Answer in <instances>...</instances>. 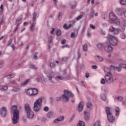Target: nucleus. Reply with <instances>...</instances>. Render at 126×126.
<instances>
[{"label":"nucleus","instance_id":"nucleus-55","mask_svg":"<svg viewBox=\"0 0 126 126\" xmlns=\"http://www.w3.org/2000/svg\"><path fill=\"white\" fill-rule=\"evenodd\" d=\"M11 43H12V39H10L7 43V45L8 46H10L11 45Z\"/></svg>","mask_w":126,"mask_h":126},{"label":"nucleus","instance_id":"nucleus-40","mask_svg":"<svg viewBox=\"0 0 126 126\" xmlns=\"http://www.w3.org/2000/svg\"><path fill=\"white\" fill-rule=\"evenodd\" d=\"M101 126V124L100 123V121H96L94 125V126Z\"/></svg>","mask_w":126,"mask_h":126},{"label":"nucleus","instance_id":"nucleus-60","mask_svg":"<svg viewBox=\"0 0 126 126\" xmlns=\"http://www.w3.org/2000/svg\"><path fill=\"white\" fill-rule=\"evenodd\" d=\"M123 26L124 27H126V21H124L122 23Z\"/></svg>","mask_w":126,"mask_h":126},{"label":"nucleus","instance_id":"nucleus-62","mask_svg":"<svg viewBox=\"0 0 126 126\" xmlns=\"http://www.w3.org/2000/svg\"><path fill=\"white\" fill-rule=\"evenodd\" d=\"M68 45L67 44H66L65 45H63L62 48L63 49H65V48H68Z\"/></svg>","mask_w":126,"mask_h":126},{"label":"nucleus","instance_id":"nucleus-32","mask_svg":"<svg viewBox=\"0 0 126 126\" xmlns=\"http://www.w3.org/2000/svg\"><path fill=\"white\" fill-rule=\"evenodd\" d=\"M30 68L32 69H37L38 67L35 65L32 64L30 65Z\"/></svg>","mask_w":126,"mask_h":126},{"label":"nucleus","instance_id":"nucleus-27","mask_svg":"<svg viewBox=\"0 0 126 126\" xmlns=\"http://www.w3.org/2000/svg\"><path fill=\"white\" fill-rule=\"evenodd\" d=\"M88 109L91 110L92 109V103L90 102H88L86 104Z\"/></svg>","mask_w":126,"mask_h":126},{"label":"nucleus","instance_id":"nucleus-43","mask_svg":"<svg viewBox=\"0 0 126 126\" xmlns=\"http://www.w3.org/2000/svg\"><path fill=\"white\" fill-rule=\"evenodd\" d=\"M120 37L121 38V39H125L126 37V35L125 34V33H122L121 35H120Z\"/></svg>","mask_w":126,"mask_h":126},{"label":"nucleus","instance_id":"nucleus-37","mask_svg":"<svg viewBox=\"0 0 126 126\" xmlns=\"http://www.w3.org/2000/svg\"><path fill=\"white\" fill-rule=\"evenodd\" d=\"M36 17H37V13H33L32 20L33 21H36Z\"/></svg>","mask_w":126,"mask_h":126},{"label":"nucleus","instance_id":"nucleus-17","mask_svg":"<svg viewBox=\"0 0 126 126\" xmlns=\"http://www.w3.org/2000/svg\"><path fill=\"white\" fill-rule=\"evenodd\" d=\"M90 117V113L87 112V111L84 112V118L85 120L88 121L89 120V117Z\"/></svg>","mask_w":126,"mask_h":126},{"label":"nucleus","instance_id":"nucleus-14","mask_svg":"<svg viewBox=\"0 0 126 126\" xmlns=\"http://www.w3.org/2000/svg\"><path fill=\"white\" fill-rule=\"evenodd\" d=\"M55 76V74L54 72H52L50 74L47 75V77L48 78H49V81H50L52 83H54V81H53V77Z\"/></svg>","mask_w":126,"mask_h":126},{"label":"nucleus","instance_id":"nucleus-50","mask_svg":"<svg viewBox=\"0 0 126 126\" xmlns=\"http://www.w3.org/2000/svg\"><path fill=\"white\" fill-rule=\"evenodd\" d=\"M71 38H74L75 37V33L74 32H72L70 34Z\"/></svg>","mask_w":126,"mask_h":126},{"label":"nucleus","instance_id":"nucleus-38","mask_svg":"<svg viewBox=\"0 0 126 126\" xmlns=\"http://www.w3.org/2000/svg\"><path fill=\"white\" fill-rule=\"evenodd\" d=\"M58 18L59 20H62V18H63V13H60L59 14Z\"/></svg>","mask_w":126,"mask_h":126},{"label":"nucleus","instance_id":"nucleus-42","mask_svg":"<svg viewBox=\"0 0 126 126\" xmlns=\"http://www.w3.org/2000/svg\"><path fill=\"white\" fill-rule=\"evenodd\" d=\"M37 55H38V53L35 52L33 57V59H34L35 60H38V56H37Z\"/></svg>","mask_w":126,"mask_h":126},{"label":"nucleus","instance_id":"nucleus-30","mask_svg":"<svg viewBox=\"0 0 126 126\" xmlns=\"http://www.w3.org/2000/svg\"><path fill=\"white\" fill-rule=\"evenodd\" d=\"M83 50L84 52H87L88 51V46L87 44H84L83 46Z\"/></svg>","mask_w":126,"mask_h":126},{"label":"nucleus","instance_id":"nucleus-33","mask_svg":"<svg viewBox=\"0 0 126 126\" xmlns=\"http://www.w3.org/2000/svg\"><path fill=\"white\" fill-rule=\"evenodd\" d=\"M120 3H121V4H122V5H126V0H120Z\"/></svg>","mask_w":126,"mask_h":126},{"label":"nucleus","instance_id":"nucleus-57","mask_svg":"<svg viewBox=\"0 0 126 126\" xmlns=\"http://www.w3.org/2000/svg\"><path fill=\"white\" fill-rule=\"evenodd\" d=\"M55 32V28H52L51 32V35H54V32Z\"/></svg>","mask_w":126,"mask_h":126},{"label":"nucleus","instance_id":"nucleus-13","mask_svg":"<svg viewBox=\"0 0 126 126\" xmlns=\"http://www.w3.org/2000/svg\"><path fill=\"white\" fill-rule=\"evenodd\" d=\"M84 106V103L83 102H80L78 106V111L82 112L83 111Z\"/></svg>","mask_w":126,"mask_h":126},{"label":"nucleus","instance_id":"nucleus-11","mask_svg":"<svg viewBox=\"0 0 126 126\" xmlns=\"http://www.w3.org/2000/svg\"><path fill=\"white\" fill-rule=\"evenodd\" d=\"M125 11H126V10L124 8H118L116 10V13L119 16H122L125 13Z\"/></svg>","mask_w":126,"mask_h":126},{"label":"nucleus","instance_id":"nucleus-2","mask_svg":"<svg viewBox=\"0 0 126 126\" xmlns=\"http://www.w3.org/2000/svg\"><path fill=\"white\" fill-rule=\"evenodd\" d=\"M11 111L13 112L12 121L13 125H16L19 121V111L17 110V106L13 105L11 108Z\"/></svg>","mask_w":126,"mask_h":126},{"label":"nucleus","instance_id":"nucleus-9","mask_svg":"<svg viewBox=\"0 0 126 126\" xmlns=\"http://www.w3.org/2000/svg\"><path fill=\"white\" fill-rule=\"evenodd\" d=\"M0 115L2 118H5L7 115V109L5 107H2L0 109Z\"/></svg>","mask_w":126,"mask_h":126},{"label":"nucleus","instance_id":"nucleus-3","mask_svg":"<svg viewBox=\"0 0 126 126\" xmlns=\"http://www.w3.org/2000/svg\"><path fill=\"white\" fill-rule=\"evenodd\" d=\"M43 100L42 98L37 99L34 103L33 110L35 113H38L42 109V104Z\"/></svg>","mask_w":126,"mask_h":126},{"label":"nucleus","instance_id":"nucleus-4","mask_svg":"<svg viewBox=\"0 0 126 126\" xmlns=\"http://www.w3.org/2000/svg\"><path fill=\"white\" fill-rule=\"evenodd\" d=\"M25 109L27 113V116L29 119H33L34 118V112L31 109L30 105L27 103L25 105Z\"/></svg>","mask_w":126,"mask_h":126},{"label":"nucleus","instance_id":"nucleus-6","mask_svg":"<svg viewBox=\"0 0 126 126\" xmlns=\"http://www.w3.org/2000/svg\"><path fill=\"white\" fill-rule=\"evenodd\" d=\"M109 18L112 21V22H114L116 25H120L121 24V21L119 19L117 18V17L115 16V14L114 13H110L109 15Z\"/></svg>","mask_w":126,"mask_h":126},{"label":"nucleus","instance_id":"nucleus-36","mask_svg":"<svg viewBox=\"0 0 126 126\" xmlns=\"http://www.w3.org/2000/svg\"><path fill=\"white\" fill-rule=\"evenodd\" d=\"M99 33L101 34V35H106V32L103 30H99Z\"/></svg>","mask_w":126,"mask_h":126},{"label":"nucleus","instance_id":"nucleus-56","mask_svg":"<svg viewBox=\"0 0 126 126\" xmlns=\"http://www.w3.org/2000/svg\"><path fill=\"white\" fill-rule=\"evenodd\" d=\"M82 15H80V16H79L78 17H77V18H76V19L77 20H80V19H81V18H82Z\"/></svg>","mask_w":126,"mask_h":126},{"label":"nucleus","instance_id":"nucleus-61","mask_svg":"<svg viewBox=\"0 0 126 126\" xmlns=\"http://www.w3.org/2000/svg\"><path fill=\"white\" fill-rule=\"evenodd\" d=\"M21 20H22V18H19L16 20V22H19Z\"/></svg>","mask_w":126,"mask_h":126},{"label":"nucleus","instance_id":"nucleus-39","mask_svg":"<svg viewBox=\"0 0 126 126\" xmlns=\"http://www.w3.org/2000/svg\"><path fill=\"white\" fill-rule=\"evenodd\" d=\"M55 78L56 79H59L60 80H63V79L62 76H56Z\"/></svg>","mask_w":126,"mask_h":126},{"label":"nucleus","instance_id":"nucleus-49","mask_svg":"<svg viewBox=\"0 0 126 126\" xmlns=\"http://www.w3.org/2000/svg\"><path fill=\"white\" fill-rule=\"evenodd\" d=\"M102 18L103 19H106L107 18V15L106 14H102Z\"/></svg>","mask_w":126,"mask_h":126},{"label":"nucleus","instance_id":"nucleus-54","mask_svg":"<svg viewBox=\"0 0 126 126\" xmlns=\"http://www.w3.org/2000/svg\"><path fill=\"white\" fill-rule=\"evenodd\" d=\"M92 67L93 69H97V68H98V67L97 66V65H93L92 66Z\"/></svg>","mask_w":126,"mask_h":126},{"label":"nucleus","instance_id":"nucleus-12","mask_svg":"<svg viewBox=\"0 0 126 126\" xmlns=\"http://www.w3.org/2000/svg\"><path fill=\"white\" fill-rule=\"evenodd\" d=\"M64 120V116H62L57 118L54 121V124H59L61 122H63Z\"/></svg>","mask_w":126,"mask_h":126},{"label":"nucleus","instance_id":"nucleus-63","mask_svg":"<svg viewBox=\"0 0 126 126\" xmlns=\"http://www.w3.org/2000/svg\"><path fill=\"white\" fill-rule=\"evenodd\" d=\"M11 78H13L15 76V75L14 74H9Z\"/></svg>","mask_w":126,"mask_h":126},{"label":"nucleus","instance_id":"nucleus-47","mask_svg":"<svg viewBox=\"0 0 126 126\" xmlns=\"http://www.w3.org/2000/svg\"><path fill=\"white\" fill-rule=\"evenodd\" d=\"M53 39H54V37L52 36L49 38L48 42L50 44H52V41H53Z\"/></svg>","mask_w":126,"mask_h":126},{"label":"nucleus","instance_id":"nucleus-44","mask_svg":"<svg viewBox=\"0 0 126 126\" xmlns=\"http://www.w3.org/2000/svg\"><path fill=\"white\" fill-rule=\"evenodd\" d=\"M100 83L101 84H105V83H106V80H105V79L104 78L101 79L100 81Z\"/></svg>","mask_w":126,"mask_h":126},{"label":"nucleus","instance_id":"nucleus-18","mask_svg":"<svg viewBox=\"0 0 126 126\" xmlns=\"http://www.w3.org/2000/svg\"><path fill=\"white\" fill-rule=\"evenodd\" d=\"M31 79H27L25 82H23L21 83V86L22 87H23V86H26V85H27L28 84V82H31Z\"/></svg>","mask_w":126,"mask_h":126},{"label":"nucleus","instance_id":"nucleus-15","mask_svg":"<svg viewBox=\"0 0 126 126\" xmlns=\"http://www.w3.org/2000/svg\"><path fill=\"white\" fill-rule=\"evenodd\" d=\"M46 117L48 119H51V118H53V117H55V113L53 111H50L46 114Z\"/></svg>","mask_w":126,"mask_h":126},{"label":"nucleus","instance_id":"nucleus-22","mask_svg":"<svg viewBox=\"0 0 126 126\" xmlns=\"http://www.w3.org/2000/svg\"><path fill=\"white\" fill-rule=\"evenodd\" d=\"M95 59L97 62H102L104 61V58L101 56H96L95 57Z\"/></svg>","mask_w":126,"mask_h":126},{"label":"nucleus","instance_id":"nucleus-53","mask_svg":"<svg viewBox=\"0 0 126 126\" xmlns=\"http://www.w3.org/2000/svg\"><path fill=\"white\" fill-rule=\"evenodd\" d=\"M20 89L19 88H15L14 90H13V91H14V92H18L19 91H20Z\"/></svg>","mask_w":126,"mask_h":126},{"label":"nucleus","instance_id":"nucleus-34","mask_svg":"<svg viewBox=\"0 0 126 126\" xmlns=\"http://www.w3.org/2000/svg\"><path fill=\"white\" fill-rule=\"evenodd\" d=\"M56 35L57 36H61V35H62V32L60 30H58L56 31Z\"/></svg>","mask_w":126,"mask_h":126},{"label":"nucleus","instance_id":"nucleus-1","mask_svg":"<svg viewBox=\"0 0 126 126\" xmlns=\"http://www.w3.org/2000/svg\"><path fill=\"white\" fill-rule=\"evenodd\" d=\"M64 94H63L61 97H59L56 98V101L59 102L61 99H63V101L65 102H68L69 101V97L73 98L74 95L73 94L67 90H65L63 91Z\"/></svg>","mask_w":126,"mask_h":126},{"label":"nucleus","instance_id":"nucleus-41","mask_svg":"<svg viewBox=\"0 0 126 126\" xmlns=\"http://www.w3.org/2000/svg\"><path fill=\"white\" fill-rule=\"evenodd\" d=\"M124 99V97L123 96H118L117 98V101H119L121 102V101H123V99Z\"/></svg>","mask_w":126,"mask_h":126},{"label":"nucleus","instance_id":"nucleus-51","mask_svg":"<svg viewBox=\"0 0 126 126\" xmlns=\"http://www.w3.org/2000/svg\"><path fill=\"white\" fill-rule=\"evenodd\" d=\"M65 43H66V40H65V39H63L61 41V44H62L63 45H64Z\"/></svg>","mask_w":126,"mask_h":126},{"label":"nucleus","instance_id":"nucleus-10","mask_svg":"<svg viewBox=\"0 0 126 126\" xmlns=\"http://www.w3.org/2000/svg\"><path fill=\"white\" fill-rule=\"evenodd\" d=\"M105 79L106 82H107V83H113V82H115V80H114V79H113V77H112V75L106 74L105 75Z\"/></svg>","mask_w":126,"mask_h":126},{"label":"nucleus","instance_id":"nucleus-16","mask_svg":"<svg viewBox=\"0 0 126 126\" xmlns=\"http://www.w3.org/2000/svg\"><path fill=\"white\" fill-rule=\"evenodd\" d=\"M111 110L112 109H111L110 107H105V112L106 113L107 116H111V115H112V113H111Z\"/></svg>","mask_w":126,"mask_h":126},{"label":"nucleus","instance_id":"nucleus-29","mask_svg":"<svg viewBox=\"0 0 126 126\" xmlns=\"http://www.w3.org/2000/svg\"><path fill=\"white\" fill-rule=\"evenodd\" d=\"M115 116H118L119 115H120V108L119 107H116L115 108Z\"/></svg>","mask_w":126,"mask_h":126},{"label":"nucleus","instance_id":"nucleus-35","mask_svg":"<svg viewBox=\"0 0 126 126\" xmlns=\"http://www.w3.org/2000/svg\"><path fill=\"white\" fill-rule=\"evenodd\" d=\"M50 66L52 67V68H55V67H56V63H50Z\"/></svg>","mask_w":126,"mask_h":126},{"label":"nucleus","instance_id":"nucleus-31","mask_svg":"<svg viewBox=\"0 0 126 126\" xmlns=\"http://www.w3.org/2000/svg\"><path fill=\"white\" fill-rule=\"evenodd\" d=\"M100 98L101 99H102V100H103V101H106V100H107V97L106 96V95L105 94H102L100 96Z\"/></svg>","mask_w":126,"mask_h":126},{"label":"nucleus","instance_id":"nucleus-20","mask_svg":"<svg viewBox=\"0 0 126 126\" xmlns=\"http://www.w3.org/2000/svg\"><path fill=\"white\" fill-rule=\"evenodd\" d=\"M110 67L111 69H113V70H117V71H121L122 68H121V66L120 67H115L113 65H111Z\"/></svg>","mask_w":126,"mask_h":126},{"label":"nucleus","instance_id":"nucleus-64","mask_svg":"<svg viewBox=\"0 0 126 126\" xmlns=\"http://www.w3.org/2000/svg\"><path fill=\"white\" fill-rule=\"evenodd\" d=\"M7 88H7V87H6H6H4L2 88V90H3L6 91V90H7Z\"/></svg>","mask_w":126,"mask_h":126},{"label":"nucleus","instance_id":"nucleus-52","mask_svg":"<svg viewBox=\"0 0 126 126\" xmlns=\"http://www.w3.org/2000/svg\"><path fill=\"white\" fill-rule=\"evenodd\" d=\"M90 27L92 28V29H93L94 30H95L96 29V27L95 26H94L93 25H90Z\"/></svg>","mask_w":126,"mask_h":126},{"label":"nucleus","instance_id":"nucleus-25","mask_svg":"<svg viewBox=\"0 0 126 126\" xmlns=\"http://www.w3.org/2000/svg\"><path fill=\"white\" fill-rule=\"evenodd\" d=\"M27 94H28V95H30V96H33V91L32 88L27 91Z\"/></svg>","mask_w":126,"mask_h":126},{"label":"nucleus","instance_id":"nucleus-59","mask_svg":"<svg viewBox=\"0 0 126 126\" xmlns=\"http://www.w3.org/2000/svg\"><path fill=\"white\" fill-rule=\"evenodd\" d=\"M90 75V74L89 73H86V78H88Z\"/></svg>","mask_w":126,"mask_h":126},{"label":"nucleus","instance_id":"nucleus-7","mask_svg":"<svg viewBox=\"0 0 126 126\" xmlns=\"http://www.w3.org/2000/svg\"><path fill=\"white\" fill-rule=\"evenodd\" d=\"M103 50L105 52H107V53H111L113 52V48H112V46H111L109 42L104 43Z\"/></svg>","mask_w":126,"mask_h":126},{"label":"nucleus","instance_id":"nucleus-19","mask_svg":"<svg viewBox=\"0 0 126 126\" xmlns=\"http://www.w3.org/2000/svg\"><path fill=\"white\" fill-rule=\"evenodd\" d=\"M107 118L109 122H110V123H113L115 121V117L112 114H110V116H107Z\"/></svg>","mask_w":126,"mask_h":126},{"label":"nucleus","instance_id":"nucleus-24","mask_svg":"<svg viewBox=\"0 0 126 126\" xmlns=\"http://www.w3.org/2000/svg\"><path fill=\"white\" fill-rule=\"evenodd\" d=\"M32 96H36L38 94V89L36 88H32Z\"/></svg>","mask_w":126,"mask_h":126},{"label":"nucleus","instance_id":"nucleus-21","mask_svg":"<svg viewBox=\"0 0 126 126\" xmlns=\"http://www.w3.org/2000/svg\"><path fill=\"white\" fill-rule=\"evenodd\" d=\"M96 47L98 50H104V43H98L97 44Z\"/></svg>","mask_w":126,"mask_h":126},{"label":"nucleus","instance_id":"nucleus-28","mask_svg":"<svg viewBox=\"0 0 126 126\" xmlns=\"http://www.w3.org/2000/svg\"><path fill=\"white\" fill-rule=\"evenodd\" d=\"M77 126H85V123L81 121H79Z\"/></svg>","mask_w":126,"mask_h":126},{"label":"nucleus","instance_id":"nucleus-8","mask_svg":"<svg viewBox=\"0 0 126 126\" xmlns=\"http://www.w3.org/2000/svg\"><path fill=\"white\" fill-rule=\"evenodd\" d=\"M110 32H113L114 35H118L121 31H125V29H123V31L119 29H116L113 27V26H111L109 28Z\"/></svg>","mask_w":126,"mask_h":126},{"label":"nucleus","instance_id":"nucleus-58","mask_svg":"<svg viewBox=\"0 0 126 126\" xmlns=\"http://www.w3.org/2000/svg\"><path fill=\"white\" fill-rule=\"evenodd\" d=\"M63 28L64 29H66L67 30V28H68L67 25L66 24H64Z\"/></svg>","mask_w":126,"mask_h":126},{"label":"nucleus","instance_id":"nucleus-48","mask_svg":"<svg viewBox=\"0 0 126 126\" xmlns=\"http://www.w3.org/2000/svg\"><path fill=\"white\" fill-rule=\"evenodd\" d=\"M120 67H122L123 68L126 69V64H120Z\"/></svg>","mask_w":126,"mask_h":126},{"label":"nucleus","instance_id":"nucleus-45","mask_svg":"<svg viewBox=\"0 0 126 126\" xmlns=\"http://www.w3.org/2000/svg\"><path fill=\"white\" fill-rule=\"evenodd\" d=\"M34 29H35V24L34 23H32L31 26V30H34Z\"/></svg>","mask_w":126,"mask_h":126},{"label":"nucleus","instance_id":"nucleus-23","mask_svg":"<svg viewBox=\"0 0 126 126\" xmlns=\"http://www.w3.org/2000/svg\"><path fill=\"white\" fill-rule=\"evenodd\" d=\"M104 70L105 72H106V73L109 74V75H112V72L110 68L106 67L104 68Z\"/></svg>","mask_w":126,"mask_h":126},{"label":"nucleus","instance_id":"nucleus-5","mask_svg":"<svg viewBox=\"0 0 126 126\" xmlns=\"http://www.w3.org/2000/svg\"><path fill=\"white\" fill-rule=\"evenodd\" d=\"M107 39L108 41V43L111 45V46H116L118 44V39L116 38V37L108 35L107 37Z\"/></svg>","mask_w":126,"mask_h":126},{"label":"nucleus","instance_id":"nucleus-46","mask_svg":"<svg viewBox=\"0 0 126 126\" xmlns=\"http://www.w3.org/2000/svg\"><path fill=\"white\" fill-rule=\"evenodd\" d=\"M49 108L47 106H45L43 108V110L44 111V112H49Z\"/></svg>","mask_w":126,"mask_h":126},{"label":"nucleus","instance_id":"nucleus-26","mask_svg":"<svg viewBox=\"0 0 126 126\" xmlns=\"http://www.w3.org/2000/svg\"><path fill=\"white\" fill-rule=\"evenodd\" d=\"M70 7L72 9H74L76 7V2H71L70 3Z\"/></svg>","mask_w":126,"mask_h":126}]
</instances>
